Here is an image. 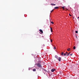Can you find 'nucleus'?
<instances>
[{"label":"nucleus","instance_id":"f257e3e1","mask_svg":"<svg viewBox=\"0 0 79 79\" xmlns=\"http://www.w3.org/2000/svg\"><path fill=\"white\" fill-rule=\"evenodd\" d=\"M36 65L38 67H39L40 68H42V65H41V64H40L39 63L37 64Z\"/></svg>","mask_w":79,"mask_h":79},{"label":"nucleus","instance_id":"f03ea898","mask_svg":"<svg viewBox=\"0 0 79 79\" xmlns=\"http://www.w3.org/2000/svg\"><path fill=\"white\" fill-rule=\"evenodd\" d=\"M58 61H61V57H58Z\"/></svg>","mask_w":79,"mask_h":79},{"label":"nucleus","instance_id":"7ed1b4c3","mask_svg":"<svg viewBox=\"0 0 79 79\" xmlns=\"http://www.w3.org/2000/svg\"><path fill=\"white\" fill-rule=\"evenodd\" d=\"M39 31H40V32H41L42 34H43V31H42V30L41 29L39 30Z\"/></svg>","mask_w":79,"mask_h":79},{"label":"nucleus","instance_id":"20e7f679","mask_svg":"<svg viewBox=\"0 0 79 79\" xmlns=\"http://www.w3.org/2000/svg\"><path fill=\"white\" fill-rule=\"evenodd\" d=\"M55 69H53L51 70L52 72H54L55 71Z\"/></svg>","mask_w":79,"mask_h":79},{"label":"nucleus","instance_id":"39448f33","mask_svg":"<svg viewBox=\"0 0 79 79\" xmlns=\"http://www.w3.org/2000/svg\"><path fill=\"white\" fill-rule=\"evenodd\" d=\"M51 5H52V6H55L56 5V4H54L51 3Z\"/></svg>","mask_w":79,"mask_h":79},{"label":"nucleus","instance_id":"423d86ee","mask_svg":"<svg viewBox=\"0 0 79 79\" xmlns=\"http://www.w3.org/2000/svg\"><path fill=\"white\" fill-rule=\"evenodd\" d=\"M64 53H63V52H62L61 54V56H63V55L64 56Z\"/></svg>","mask_w":79,"mask_h":79},{"label":"nucleus","instance_id":"0eeeda50","mask_svg":"<svg viewBox=\"0 0 79 79\" xmlns=\"http://www.w3.org/2000/svg\"><path fill=\"white\" fill-rule=\"evenodd\" d=\"M51 32H53V30L52 29V27H51Z\"/></svg>","mask_w":79,"mask_h":79},{"label":"nucleus","instance_id":"6e6552de","mask_svg":"<svg viewBox=\"0 0 79 79\" xmlns=\"http://www.w3.org/2000/svg\"><path fill=\"white\" fill-rule=\"evenodd\" d=\"M59 8V7H56L54 8V9H58Z\"/></svg>","mask_w":79,"mask_h":79},{"label":"nucleus","instance_id":"1a4fd4ad","mask_svg":"<svg viewBox=\"0 0 79 79\" xmlns=\"http://www.w3.org/2000/svg\"><path fill=\"white\" fill-rule=\"evenodd\" d=\"M71 53V52H69L67 55V56H69V55Z\"/></svg>","mask_w":79,"mask_h":79},{"label":"nucleus","instance_id":"9d476101","mask_svg":"<svg viewBox=\"0 0 79 79\" xmlns=\"http://www.w3.org/2000/svg\"><path fill=\"white\" fill-rule=\"evenodd\" d=\"M68 51H70L71 50V48H69V49H67Z\"/></svg>","mask_w":79,"mask_h":79},{"label":"nucleus","instance_id":"9b49d317","mask_svg":"<svg viewBox=\"0 0 79 79\" xmlns=\"http://www.w3.org/2000/svg\"><path fill=\"white\" fill-rule=\"evenodd\" d=\"M73 49L74 50H75V49H76V47L75 46H74L73 47Z\"/></svg>","mask_w":79,"mask_h":79},{"label":"nucleus","instance_id":"f8f14e48","mask_svg":"<svg viewBox=\"0 0 79 79\" xmlns=\"http://www.w3.org/2000/svg\"><path fill=\"white\" fill-rule=\"evenodd\" d=\"M66 55H67V54H66V53H64V56H66Z\"/></svg>","mask_w":79,"mask_h":79},{"label":"nucleus","instance_id":"ddd939ff","mask_svg":"<svg viewBox=\"0 0 79 79\" xmlns=\"http://www.w3.org/2000/svg\"><path fill=\"white\" fill-rule=\"evenodd\" d=\"M36 71V69H33V71Z\"/></svg>","mask_w":79,"mask_h":79},{"label":"nucleus","instance_id":"4468645a","mask_svg":"<svg viewBox=\"0 0 79 79\" xmlns=\"http://www.w3.org/2000/svg\"><path fill=\"white\" fill-rule=\"evenodd\" d=\"M62 8H63V10H64V7H62Z\"/></svg>","mask_w":79,"mask_h":79},{"label":"nucleus","instance_id":"2eb2a0df","mask_svg":"<svg viewBox=\"0 0 79 79\" xmlns=\"http://www.w3.org/2000/svg\"><path fill=\"white\" fill-rule=\"evenodd\" d=\"M38 63H41V61H39L38 62Z\"/></svg>","mask_w":79,"mask_h":79},{"label":"nucleus","instance_id":"dca6fc26","mask_svg":"<svg viewBox=\"0 0 79 79\" xmlns=\"http://www.w3.org/2000/svg\"><path fill=\"white\" fill-rule=\"evenodd\" d=\"M75 32H76L77 34V33H78V31H75Z\"/></svg>","mask_w":79,"mask_h":79},{"label":"nucleus","instance_id":"f3484780","mask_svg":"<svg viewBox=\"0 0 79 79\" xmlns=\"http://www.w3.org/2000/svg\"><path fill=\"white\" fill-rule=\"evenodd\" d=\"M51 42H52V41H53V40L52 39L50 40Z\"/></svg>","mask_w":79,"mask_h":79},{"label":"nucleus","instance_id":"a211bd4d","mask_svg":"<svg viewBox=\"0 0 79 79\" xmlns=\"http://www.w3.org/2000/svg\"><path fill=\"white\" fill-rule=\"evenodd\" d=\"M54 10H52V11H51V13H52V11H53Z\"/></svg>","mask_w":79,"mask_h":79},{"label":"nucleus","instance_id":"6ab92c4d","mask_svg":"<svg viewBox=\"0 0 79 79\" xmlns=\"http://www.w3.org/2000/svg\"><path fill=\"white\" fill-rule=\"evenodd\" d=\"M69 15L70 16H72V15H71L70 14H69Z\"/></svg>","mask_w":79,"mask_h":79},{"label":"nucleus","instance_id":"aec40b11","mask_svg":"<svg viewBox=\"0 0 79 79\" xmlns=\"http://www.w3.org/2000/svg\"><path fill=\"white\" fill-rule=\"evenodd\" d=\"M51 23H52V24H54V23L53 22H51Z\"/></svg>","mask_w":79,"mask_h":79},{"label":"nucleus","instance_id":"412c9836","mask_svg":"<svg viewBox=\"0 0 79 79\" xmlns=\"http://www.w3.org/2000/svg\"><path fill=\"white\" fill-rule=\"evenodd\" d=\"M73 55V54H70V56H72Z\"/></svg>","mask_w":79,"mask_h":79},{"label":"nucleus","instance_id":"4be33fe9","mask_svg":"<svg viewBox=\"0 0 79 79\" xmlns=\"http://www.w3.org/2000/svg\"><path fill=\"white\" fill-rule=\"evenodd\" d=\"M54 50H55V49H56V47H54Z\"/></svg>","mask_w":79,"mask_h":79},{"label":"nucleus","instance_id":"5701e85b","mask_svg":"<svg viewBox=\"0 0 79 79\" xmlns=\"http://www.w3.org/2000/svg\"><path fill=\"white\" fill-rule=\"evenodd\" d=\"M55 58H56L57 59V60H58V58H57V57H55Z\"/></svg>","mask_w":79,"mask_h":79},{"label":"nucleus","instance_id":"b1692460","mask_svg":"<svg viewBox=\"0 0 79 79\" xmlns=\"http://www.w3.org/2000/svg\"><path fill=\"white\" fill-rule=\"evenodd\" d=\"M65 53H66V54H68V52H66Z\"/></svg>","mask_w":79,"mask_h":79},{"label":"nucleus","instance_id":"393cba45","mask_svg":"<svg viewBox=\"0 0 79 79\" xmlns=\"http://www.w3.org/2000/svg\"><path fill=\"white\" fill-rule=\"evenodd\" d=\"M44 71H47L46 70H44Z\"/></svg>","mask_w":79,"mask_h":79},{"label":"nucleus","instance_id":"a878e982","mask_svg":"<svg viewBox=\"0 0 79 79\" xmlns=\"http://www.w3.org/2000/svg\"><path fill=\"white\" fill-rule=\"evenodd\" d=\"M79 17H78V18H77V19H79Z\"/></svg>","mask_w":79,"mask_h":79},{"label":"nucleus","instance_id":"bb28decb","mask_svg":"<svg viewBox=\"0 0 79 79\" xmlns=\"http://www.w3.org/2000/svg\"><path fill=\"white\" fill-rule=\"evenodd\" d=\"M76 37L77 38V36L76 35Z\"/></svg>","mask_w":79,"mask_h":79},{"label":"nucleus","instance_id":"cd10ccee","mask_svg":"<svg viewBox=\"0 0 79 79\" xmlns=\"http://www.w3.org/2000/svg\"><path fill=\"white\" fill-rule=\"evenodd\" d=\"M73 19H74V17H73Z\"/></svg>","mask_w":79,"mask_h":79}]
</instances>
